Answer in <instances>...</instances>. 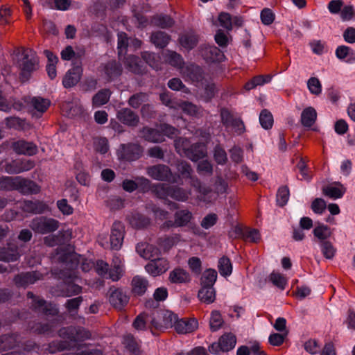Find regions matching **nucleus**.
Returning a JSON list of instances; mask_svg holds the SVG:
<instances>
[{
	"instance_id": "55",
	"label": "nucleus",
	"mask_w": 355,
	"mask_h": 355,
	"mask_svg": "<svg viewBox=\"0 0 355 355\" xmlns=\"http://www.w3.org/2000/svg\"><path fill=\"white\" fill-rule=\"evenodd\" d=\"M178 107L187 114L190 116H198L201 108L190 102L184 101L178 105Z\"/></svg>"
},
{
	"instance_id": "10",
	"label": "nucleus",
	"mask_w": 355,
	"mask_h": 355,
	"mask_svg": "<svg viewBox=\"0 0 355 355\" xmlns=\"http://www.w3.org/2000/svg\"><path fill=\"white\" fill-rule=\"evenodd\" d=\"M35 166L33 160L17 159L5 164V171L9 174H19L31 170Z\"/></svg>"
},
{
	"instance_id": "31",
	"label": "nucleus",
	"mask_w": 355,
	"mask_h": 355,
	"mask_svg": "<svg viewBox=\"0 0 355 355\" xmlns=\"http://www.w3.org/2000/svg\"><path fill=\"white\" fill-rule=\"evenodd\" d=\"M130 225L136 229H141L147 227L150 223V219L137 212H132L127 217Z\"/></svg>"
},
{
	"instance_id": "12",
	"label": "nucleus",
	"mask_w": 355,
	"mask_h": 355,
	"mask_svg": "<svg viewBox=\"0 0 355 355\" xmlns=\"http://www.w3.org/2000/svg\"><path fill=\"white\" fill-rule=\"evenodd\" d=\"M180 73L185 80L194 83H200L204 79L202 69L195 64H184Z\"/></svg>"
},
{
	"instance_id": "57",
	"label": "nucleus",
	"mask_w": 355,
	"mask_h": 355,
	"mask_svg": "<svg viewBox=\"0 0 355 355\" xmlns=\"http://www.w3.org/2000/svg\"><path fill=\"white\" fill-rule=\"evenodd\" d=\"M177 170L179 173V177L184 179H188L193 173V169L190 164L185 161H181L177 164Z\"/></svg>"
},
{
	"instance_id": "6",
	"label": "nucleus",
	"mask_w": 355,
	"mask_h": 355,
	"mask_svg": "<svg viewBox=\"0 0 355 355\" xmlns=\"http://www.w3.org/2000/svg\"><path fill=\"white\" fill-rule=\"evenodd\" d=\"M143 154V148L138 144H121L116 155L120 160L132 162L139 159Z\"/></svg>"
},
{
	"instance_id": "22",
	"label": "nucleus",
	"mask_w": 355,
	"mask_h": 355,
	"mask_svg": "<svg viewBox=\"0 0 355 355\" xmlns=\"http://www.w3.org/2000/svg\"><path fill=\"white\" fill-rule=\"evenodd\" d=\"M21 337L17 334H8L0 336V352L19 347Z\"/></svg>"
},
{
	"instance_id": "52",
	"label": "nucleus",
	"mask_w": 355,
	"mask_h": 355,
	"mask_svg": "<svg viewBox=\"0 0 355 355\" xmlns=\"http://www.w3.org/2000/svg\"><path fill=\"white\" fill-rule=\"evenodd\" d=\"M259 122L263 128L270 129L273 125V116L266 109L263 110L259 115Z\"/></svg>"
},
{
	"instance_id": "47",
	"label": "nucleus",
	"mask_w": 355,
	"mask_h": 355,
	"mask_svg": "<svg viewBox=\"0 0 355 355\" xmlns=\"http://www.w3.org/2000/svg\"><path fill=\"white\" fill-rule=\"evenodd\" d=\"M152 22L154 25L162 28H168L173 26L174 21L168 15H156L154 16Z\"/></svg>"
},
{
	"instance_id": "21",
	"label": "nucleus",
	"mask_w": 355,
	"mask_h": 355,
	"mask_svg": "<svg viewBox=\"0 0 355 355\" xmlns=\"http://www.w3.org/2000/svg\"><path fill=\"white\" fill-rule=\"evenodd\" d=\"M83 69L77 65L69 69L62 79V85L65 88H70L76 85L80 80Z\"/></svg>"
},
{
	"instance_id": "32",
	"label": "nucleus",
	"mask_w": 355,
	"mask_h": 355,
	"mask_svg": "<svg viewBox=\"0 0 355 355\" xmlns=\"http://www.w3.org/2000/svg\"><path fill=\"white\" fill-rule=\"evenodd\" d=\"M124 64L130 71L135 74H142L144 72L139 58L135 55H128L125 59Z\"/></svg>"
},
{
	"instance_id": "33",
	"label": "nucleus",
	"mask_w": 355,
	"mask_h": 355,
	"mask_svg": "<svg viewBox=\"0 0 355 355\" xmlns=\"http://www.w3.org/2000/svg\"><path fill=\"white\" fill-rule=\"evenodd\" d=\"M131 285L134 294L142 295L148 288V282L145 277L137 275L132 278Z\"/></svg>"
},
{
	"instance_id": "53",
	"label": "nucleus",
	"mask_w": 355,
	"mask_h": 355,
	"mask_svg": "<svg viewBox=\"0 0 355 355\" xmlns=\"http://www.w3.org/2000/svg\"><path fill=\"white\" fill-rule=\"evenodd\" d=\"M150 41L153 44H168L171 37L164 31H157L151 35Z\"/></svg>"
},
{
	"instance_id": "45",
	"label": "nucleus",
	"mask_w": 355,
	"mask_h": 355,
	"mask_svg": "<svg viewBox=\"0 0 355 355\" xmlns=\"http://www.w3.org/2000/svg\"><path fill=\"white\" fill-rule=\"evenodd\" d=\"M219 340L222 346V352H229L235 347L236 343V338L232 333L223 334Z\"/></svg>"
},
{
	"instance_id": "43",
	"label": "nucleus",
	"mask_w": 355,
	"mask_h": 355,
	"mask_svg": "<svg viewBox=\"0 0 355 355\" xmlns=\"http://www.w3.org/2000/svg\"><path fill=\"white\" fill-rule=\"evenodd\" d=\"M336 56L347 62L355 61V51L348 46H339L336 51Z\"/></svg>"
},
{
	"instance_id": "56",
	"label": "nucleus",
	"mask_w": 355,
	"mask_h": 355,
	"mask_svg": "<svg viewBox=\"0 0 355 355\" xmlns=\"http://www.w3.org/2000/svg\"><path fill=\"white\" fill-rule=\"evenodd\" d=\"M223 324V320L221 314L218 311H213L211 313L209 325L212 331L218 330Z\"/></svg>"
},
{
	"instance_id": "3",
	"label": "nucleus",
	"mask_w": 355,
	"mask_h": 355,
	"mask_svg": "<svg viewBox=\"0 0 355 355\" xmlns=\"http://www.w3.org/2000/svg\"><path fill=\"white\" fill-rule=\"evenodd\" d=\"M58 220L45 216L34 218L30 223V228L35 233L46 234L56 231L59 228Z\"/></svg>"
},
{
	"instance_id": "37",
	"label": "nucleus",
	"mask_w": 355,
	"mask_h": 355,
	"mask_svg": "<svg viewBox=\"0 0 355 355\" xmlns=\"http://www.w3.org/2000/svg\"><path fill=\"white\" fill-rule=\"evenodd\" d=\"M193 218L192 213L188 209H182L176 211L174 214L175 227L187 226Z\"/></svg>"
},
{
	"instance_id": "1",
	"label": "nucleus",
	"mask_w": 355,
	"mask_h": 355,
	"mask_svg": "<svg viewBox=\"0 0 355 355\" xmlns=\"http://www.w3.org/2000/svg\"><path fill=\"white\" fill-rule=\"evenodd\" d=\"M13 59L20 69V77L28 80L31 74L40 69V59L32 49L24 46H18L14 51Z\"/></svg>"
},
{
	"instance_id": "27",
	"label": "nucleus",
	"mask_w": 355,
	"mask_h": 355,
	"mask_svg": "<svg viewBox=\"0 0 355 355\" xmlns=\"http://www.w3.org/2000/svg\"><path fill=\"white\" fill-rule=\"evenodd\" d=\"M109 301L116 309L121 310L128 302L129 297L120 289H115L110 294Z\"/></svg>"
},
{
	"instance_id": "40",
	"label": "nucleus",
	"mask_w": 355,
	"mask_h": 355,
	"mask_svg": "<svg viewBox=\"0 0 355 355\" xmlns=\"http://www.w3.org/2000/svg\"><path fill=\"white\" fill-rule=\"evenodd\" d=\"M143 60L153 69L155 70L161 69L162 64V55H159L154 53L144 52L141 54Z\"/></svg>"
},
{
	"instance_id": "23",
	"label": "nucleus",
	"mask_w": 355,
	"mask_h": 355,
	"mask_svg": "<svg viewBox=\"0 0 355 355\" xmlns=\"http://www.w3.org/2000/svg\"><path fill=\"white\" fill-rule=\"evenodd\" d=\"M188 179L190 180L191 186L197 189L199 193V196L198 198L200 201L204 202L205 203H209L211 202V198L210 196L211 190L206 187H202L201 186V182L200 180L193 175H191Z\"/></svg>"
},
{
	"instance_id": "30",
	"label": "nucleus",
	"mask_w": 355,
	"mask_h": 355,
	"mask_svg": "<svg viewBox=\"0 0 355 355\" xmlns=\"http://www.w3.org/2000/svg\"><path fill=\"white\" fill-rule=\"evenodd\" d=\"M141 137L147 141L151 143H160L164 141L162 132L157 129L144 127L141 130Z\"/></svg>"
},
{
	"instance_id": "48",
	"label": "nucleus",
	"mask_w": 355,
	"mask_h": 355,
	"mask_svg": "<svg viewBox=\"0 0 355 355\" xmlns=\"http://www.w3.org/2000/svg\"><path fill=\"white\" fill-rule=\"evenodd\" d=\"M217 279V272L214 269L206 270L201 277V285L205 286H212Z\"/></svg>"
},
{
	"instance_id": "11",
	"label": "nucleus",
	"mask_w": 355,
	"mask_h": 355,
	"mask_svg": "<svg viewBox=\"0 0 355 355\" xmlns=\"http://www.w3.org/2000/svg\"><path fill=\"white\" fill-rule=\"evenodd\" d=\"M15 190L18 191L23 195H32L39 193L41 191V187L31 180L21 176H16Z\"/></svg>"
},
{
	"instance_id": "2",
	"label": "nucleus",
	"mask_w": 355,
	"mask_h": 355,
	"mask_svg": "<svg viewBox=\"0 0 355 355\" xmlns=\"http://www.w3.org/2000/svg\"><path fill=\"white\" fill-rule=\"evenodd\" d=\"M153 193L159 199L166 200L170 197L176 201L185 202L190 198L191 190L177 185L157 183L153 187Z\"/></svg>"
},
{
	"instance_id": "51",
	"label": "nucleus",
	"mask_w": 355,
	"mask_h": 355,
	"mask_svg": "<svg viewBox=\"0 0 355 355\" xmlns=\"http://www.w3.org/2000/svg\"><path fill=\"white\" fill-rule=\"evenodd\" d=\"M191 144L188 139L179 137L175 140V148L177 153L180 155L187 157V151H189Z\"/></svg>"
},
{
	"instance_id": "50",
	"label": "nucleus",
	"mask_w": 355,
	"mask_h": 355,
	"mask_svg": "<svg viewBox=\"0 0 355 355\" xmlns=\"http://www.w3.org/2000/svg\"><path fill=\"white\" fill-rule=\"evenodd\" d=\"M31 104L35 110L42 114L49 107L50 101L48 99L37 96L31 99Z\"/></svg>"
},
{
	"instance_id": "15",
	"label": "nucleus",
	"mask_w": 355,
	"mask_h": 355,
	"mask_svg": "<svg viewBox=\"0 0 355 355\" xmlns=\"http://www.w3.org/2000/svg\"><path fill=\"white\" fill-rule=\"evenodd\" d=\"M169 268V263L164 258H154L145 266L148 273L156 277L164 273Z\"/></svg>"
},
{
	"instance_id": "9",
	"label": "nucleus",
	"mask_w": 355,
	"mask_h": 355,
	"mask_svg": "<svg viewBox=\"0 0 355 355\" xmlns=\"http://www.w3.org/2000/svg\"><path fill=\"white\" fill-rule=\"evenodd\" d=\"M125 233L124 224L119 220L114 221L111 227L110 237V246L112 250H119L121 249L123 245Z\"/></svg>"
},
{
	"instance_id": "49",
	"label": "nucleus",
	"mask_w": 355,
	"mask_h": 355,
	"mask_svg": "<svg viewBox=\"0 0 355 355\" xmlns=\"http://www.w3.org/2000/svg\"><path fill=\"white\" fill-rule=\"evenodd\" d=\"M218 268L220 275L223 277L230 276L232 272L231 261L227 257H223L219 259Z\"/></svg>"
},
{
	"instance_id": "60",
	"label": "nucleus",
	"mask_w": 355,
	"mask_h": 355,
	"mask_svg": "<svg viewBox=\"0 0 355 355\" xmlns=\"http://www.w3.org/2000/svg\"><path fill=\"white\" fill-rule=\"evenodd\" d=\"M16 177L2 176L0 178V190L13 191L15 189Z\"/></svg>"
},
{
	"instance_id": "36",
	"label": "nucleus",
	"mask_w": 355,
	"mask_h": 355,
	"mask_svg": "<svg viewBox=\"0 0 355 355\" xmlns=\"http://www.w3.org/2000/svg\"><path fill=\"white\" fill-rule=\"evenodd\" d=\"M180 241V234L161 236L157 239V245L164 250L168 251Z\"/></svg>"
},
{
	"instance_id": "13",
	"label": "nucleus",
	"mask_w": 355,
	"mask_h": 355,
	"mask_svg": "<svg viewBox=\"0 0 355 355\" xmlns=\"http://www.w3.org/2000/svg\"><path fill=\"white\" fill-rule=\"evenodd\" d=\"M122 67L116 60H111L102 65L101 73V76L107 82L114 80L122 73Z\"/></svg>"
},
{
	"instance_id": "8",
	"label": "nucleus",
	"mask_w": 355,
	"mask_h": 355,
	"mask_svg": "<svg viewBox=\"0 0 355 355\" xmlns=\"http://www.w3.org/2000/svg\"><path fill=\"white\" fill-rule=\"evenodd\" d=\"M58 334L60 337L73 342L87 340L92 336L89 331L80 327H63L59 330Z\"/></svg>"
},
{
	"instance_id": "42",
	"label": "nucleus",
	"mask_w": 355,
	"mask_h": 355,
	"mask_svg": "<svg viewBox=\"0 0 355 355\" xmlns=\"http://www.w3.org/2000/svg\"><path fill=\"white\" fill-rule=\"evenodd\" d=\"M314 236L320 241V243L322 241H327L332 234L331 228L324 224H318L313 230Z\"/></svg>"
},
{
	"instance_id": "19",
	"label": "nucleus",
	"mask_w": 355,
	"mask_h": 355,
	"mask_svg": "<svg viewBox=\"0 0 355 355\" xmlns=\"http://www.w3.org/2000/svg\"><path fill=\"white\" fill-rule=\"evenodd\" d=\"M202 56L208 62H220L225 59L223 51L216 46H205L202 49Z\"/></svg>"
},
{
	"instance_id": "41",
	"label": "nucleus",
	"mask_w": 355,
	"mask_h": 355,
	"mask_svg": "<svg viewBox=\"0 0 355 355\" xmlns=\"http://www.w3.org/2000/svg\"><path fill=\"white\" fill-rule=\"evenodd\" d=\"M198 298L201 302L206 304H211L214 302L216 298L215 290L212 286H203L198 291Z\"/></svg>"
},
{
	"instance_id": "34",
	"label": "nucleus",
	"mask_w": 355,
	"mask_h": 355,
	"mask_svg": "<svg viewBox=\"0 0 355 355\" xmlns=\"http://www.w3.org/2000/svg\"><path fill=\"white\" fill-rule=\"evenodd\" d=\"M168 279L173 284H182L189 282L190 276L185 270L176 268L171 271Z\"/></svg>"
},
{
	"instance_id": "58",
	"label": "nucleus",
	"mask_w": 355,
	"mask_h": 355,
	"mask_svg": "<svg viewBox=\"0 0 355 355\" xmlns=\"http://www.w3.org/2000/svg\"><path fill=\"white\" fill-rule=\"evenodd\" d=\"M148 100L146 93H137L131 96L128 100V104L133 108H138L143 103Z\"/></svg>"
},
{
	"instance_id": "18",
	"label": "nucleus",
	"mask_w": 355,
	"mask_h": 355,
	"mask_svg": "<svg viewBox=\"0 0 355 355\" xmlns=\"http://www.w3.org/2000/svg\"><path fill=\"white\" fill-rule=\"evenodd\" d=\"M198 326V320L195 318L177 319L175 329L178 334H186L194 331Z\"/></svg>"
},
{
	"instance_id": "28",
	"label": "nucleus",
	"mask_w": 355,
	"mask_h": 355,
	"mask_svg": "<svg viewBox=\"0 0 355 355\" xmlns=\"http://www.w3.org/2000/svg\"><path fill=\"white\" fill-rule=\"evenodd\" d=\"M323 194L332 199L340 198L346 192V188L340 182H335L323 188Z\"/></svg>"
},
{
	"instance_id": "20",
	"label": "nucleus",
	"mask_w": 355,
	"mask_h": 355,
	"mask_svg": "<svg viewBox=\"0 0 355 355\" xmlns=\"http://www.w3.org/2000/svg\"><path fill=\"white\" fill-rule=\"evenodd\" d=\"M117 119L124 125L135 127L139 122L138 115L129 108H123L118 111Z\"/></svg>"
},
{
	"instance_id": "59",
	"label": "nucleus",
	"mask_w": 355,
	"mask_h": 355,
	"mask_svg": "<svg viewBox=\"0 0 355 355\" xmlns=\"http://www.w3.org/2000/svg\"><path fill=\"white\" fill-rule=\"evenodd\" d=\"M320 245L322 253L326 259H331L334 258L336 249L330 241H322L320 243Z\"/></svg>"
},
{
	"instance_id": "44",
	"label": "nucleus",
	"mask_w": 355,
	"mask_h": 355,
	"mask_svg": "<svg viewBox=\"0 0 355 355\" xmlns=\"http://www.w3.org/2000/svg\"><path fill=\"white\" fill-rule=\"evenodd\" d=\"M111 92L108 89H101L92 98V105L95 107L106 104L110 98Z\"/></svg>"
},
{
	"instance_id": "7",
	"label": "nucleus",
	"mask_w": 355,
	"mask_h": 355,
	"mask_svg": "<svg viewBox=\"0 0 355 355\" xmlns=\"http://www.w3.org/2000/svg\"><path fill=\"white\" fill-rule=\"evenodd\" d=\"M27 297L32 300L31 307L35 311L42 313L46 316H55L58 314V309L55 304L47 303L44 299L35 296L32 292H28Z\"/></svg>"
},
{
	"instance_id": "54",
	"label": "nucleus",
	"mask_w": 355,
	"mask_h": 355,
	"mask_svg": "<svg viewBox=\"0 0 355 355\" xmlns=\"http://www.w3.org/2000/svg\"><path fill=\"white\" fill-rule=\"evenodd\" d=\"M270 281L277 287L282 290H284L287 284V279L284 275L277 272H272L269 276Z\"/></svg>"
},
{
	"instance_id": "64",
	"label": "nucleus",
	"mask_w": 355,
	"mask_h": 355,
	"mask_svg": "<svg viewBox=\"0 0 355 355\" xmlns=\"http://www.w3.org/2000/svg\"><path fill=\"white\" fill-rule=\"evenodd\" d=\"M218 20L220 25L227 31L232 30V17L228 12H221L219 13Z\"/></svg>"
},
{
	"instance_id": "39",
	"label": "nucleus",
	"mask_w": 355,
	"mask_h": 355,
	"mask_svg": "<svg viewBox=\"0 0 355 355\" xmlns=\"http://www.w3.org/2000/svg\"><path fill=\"white\" fill-rule=\"evenodd\" d=\"M272 78V76L270 74L256 76L245 84L244 88L250 91L257 86H261L270 83Z\"/></svg>"
},
{
	"instance_id": "4",
	"label": "nucleus",
	"mask_w": 355,
	"mask_h": 355,
	"mask_svg": "<svg viewBox=\"0 0 355 355\" xmlns=\"http://www.w3.org/2000/svg\"><path fill=\"white\" fill-rule=\"evenodd\" d=\"M146 173L152 179L157 181L177 182L175 175L170 167L166 164H158L148 166L146 168Z\"/></svg>"
},
{
	"instance_id": "5",
	"label": "nucleus",
	"mask_w": 355,
	"mask_h": 355,
	"mask_svg": "<svg viewBox=\"0 0 355 355\" xmlns=\"http://www.w3.org/2000/svg\"><path fill=\"white\" fill-rule=\"evenodd\" d=\"M178 319L177 315L168 310L157 311L151 320V325L157 330L174 327Z\"/></svg>"
},
{
	"instance_id": "62",
	"label": "nucleus",
	"mask_w": 355,
	"mask_h": 355,
	"mask_svg": "<svg viewBox=\"0 0 355 355\" xmlns=\"http://www.w3.org/2000/svg\"><path fill=\"white\" fill-rule=\"evenodd\" d=\"M123 344L130 352L137 354L139 352V343L133 336L130 334L125 335L123 337Z\"/></svg>"
},
{
	"instance_id": "29",
	"label": "nucleus",
	"mask_w": 355,
	"mask_h": 355,
	"mask_svg": "<svg viewBox=\"0 0 355 355\" xmlns=\"http://www.w3.org/2000/svg\"><path fill=\"white\" fill-rule=\"evenodd\" d=\"M207 147L205 144L197 143L190 146L187 153V157L193 162H196L207 156Z\"/></svg>"
},
{
	"instance_id": "63",
	"label": "nucleus",
	"mask_w": 355,
	"mask_h": 355,
	"mask_svg": "<svg viewBox=\"0 0 355 355\" xmlns=\"http://www.w3.org/2000/svg\"><path fill=\"white\" fill-rule=\"evenodd\" d=\"M289 189L286 186L279 188L277 193V202L280 207H284L289 199Z\"/></svg>"
},
{
	"instance_id": "38",
	"label": "nucleus",
	"mask_w": 355,
	"mask_h": 355,
	"mask_svg": "<svg viewBox=\"0 0 355 355\" xmlns=\"http://www.w3.org/2000/svg\"><path fill=\"white\" fill-rule=\"evenodd\" d=\"M317 112L312 107L305 108L301 114V123L304 127L310 128L315 122Z\"/></svg>"
},
{
	"instance_id": "24",
	"label": "nucleus",
	"mask_w": 355,
	"mask_h": 355,
	"mask_svg": "<svg viewBox=\"0 0 355 355\" xmlns=\"http://www.w3.org/2000/svg\"><path fill=\"white\" fill-rule=\"evenodd\" d=\"M23 211L39 214L44 213L47 209V205L40 200H24L21 206Z\"/></svg>"
},
{
	"instance_id": "25",
	"label": "nucleus",
	"mask_w": 355,
	"mask_h": 355,
	"mask_svg": "<svg viewBox=\"0 0 355 355\" xmlns=\"http://www.w3.org/2000/svg\"><path fill=\"white\" fill-rule=\"evenodd\" d=\"M136 250L145 259H153L159 254V248L147 243H138Z\"/></svg>"
},
{
	"instance_id": "46",
	"label": "nucleus",
	"mask_w": 355,
	"mask_h": 355,
	"mask_svg": "<svg viewBox=\"0 0 355 355\" xmlns=\"http://www.w3.org/2000/svg\"><path fill=\"white\" fill-rule=\"evenodd\" d=\"M152 319H153V317L146 313H140L135 319L132 326L137 330H144L148 323L151 324ZM150 327H153L151 324Z\"/></svg>"
},
{
	"instance_id": "16",
	"label": "nucleus",
	"mask_w": 355,
	"mask_h": 355,
	"mask_svg": "<svg viewBox=\"0 0 355 355\" xmlns=\"http://www.w3.org/2000/svg\"><path fill=\"white\" fill-rule=\"evenodd\" d=\"M12 148L17 154L26 156L35 155L38 152V148L35 144L24 139L13 142Z\"/></svg>"
},
{
	"instance_id": "26",
	"label": "nucleus",
	"mask_w": 355,
	"mask_h": 355,
	"mask_svg": "<svg viewBox=\"0 0 355 355\" xmlns=\"http://www.w3.org/2000/svg\"><path fill=\"white\" fill-rule=\"evenodd\" d=\"M20 257L18 247L15 244L8 243L7 248H0V260L6 262L17 261Z\"/></svg>"
},
{
	"instance_id": "61",
	"label": "nucleus",
	"mask_w": 355,
	"mask_h": 355,
	"mask_svg": "<svg viewBox=\"0 0 355 355\" xmlns=\"http://www.w3.org/2000/svg\"><path fill=\"white\" fill-rule=\"evenodd\" d=\"M214 158L220 165H224L227 161V156L225 149L220 145H216L214 150Z\"/></svg>"
},
{
	"instance_id": "17",
	"label": "nucleus",
	"mask_w": 355,
	"mask_h": 355,
	"mask_svg": "<svg viewBox=\"0 0 355 355\" xmlns=\"http://www.w3.org/2000/svg\"><path fill=\"white\" fill-rule=\"evenodd\" d=\"M162 63L168 64L174 68L182 70L184 65V61L182 55L175 51L162 48Z\"/></svg>"
},
{
	"instance_id": "14",
	"label": "nucleus",
	"mask_w": 355,
	"mask_h": 355,
	"mask_svg": "<svg viewBox=\"0 0 355 355\" xmlns=\"http://www.w3.org/2000/svg\"><path fill=\"white\" fill-rule=\"evenodd\" d=\"M42 279L43 275L42 273L37 271H33L17 275L14 278V282L17 287L26 288Z\"/></svg>"
},
{
	"instance_id": "35",
	"label": "nucleus",
	"mask_w": 355,
	"mask_h": 355,
	"mask_svg": "<svg viewBox=\"0 0 355 355\" xmlns=\"http://www.w3.org/2000/svg\"><path fill=\"white\" fill-rule=\"evenodd\" d=\"M44 54L47 58V64L46 69L49 77L54 79L57 76L56 64L58 62V58L49 51H44Z\"/></svg>"
}]
</instances>
